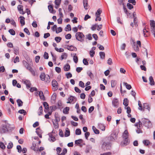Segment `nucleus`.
<instances>
[{"mask_svg":"<svg viewBox=\"0 0 155 155\" xmlns=\"http://www.w3.org/2000/svg\"><path fill=\"white\" fill-rule=\"evenodd\" d=\"M128 132L127 130H125L122 135V141L121 142L120 145L122 147H124L128 145L130 142V140L128 138Z\"/></svg>","mask_w":155,"mask_h":155,"instance_id":"1","label":"nucleus"},{"mask_svg":"<svg viewBox=\"0 0 155 155\" xmlns=\"http://www.w3.org/2000/svg\"><path fill=\"white\" fill-rule=\"evenodd\" d=\"M75 37L77 40L81 42L84 41L85 36L82 32H77L75 34Z\"/></svg>","mask_w":155,"mask_h":155,"instance_id":"2","label":"nucleus"},{"mask_svg":"<svg viewBox=\"0 0 155 155\" xmlns=\"http://www.w3.org/2000/svg\"><path fill=\"white\" fill-rule=\"evenodd\" d=\"M141 120L143 124L145 127L148 128L151 127L152 125L151 123L148 119L145 118H143L141 119Z\"/></svg>","mask_w":155,"mask_h":155,"instance_id":"3","label":"nucleus"},{"mask_svg":"<svg viewBox=\"0 0 155 155\" xmlns=\"http://www.w3.org/2000/svg\"><path fill=\"white\" fill-rule=\"evenodd\" d=\"M102 147L104 150H110L111 148V144L109 142H104L102 145Z\"/></svg>","mask_w":155,"mask_h":155,"instance_id":"4","label":"nucleus"},{"mask_svg":"<svg viewBox=\"0 0 155 155\" xmlns=\"http://www.w3.org/2000/svg\"><path fill=\"white\" fill-rule=\"evenodd\" d=\"M8 130L6 125L4 124L2 125L1 127L0 128V133L1 134L5 133Z\"/></svg>","mask_w":155,"mask_h":155,"instance_id":"5","label":"nucleus"},{"mask_svg":"<svg viewBox=\"0 0 155 155\" xmlns=\"http://www.w3.org/2000/svg\"><path fill=\"white\" fill-rule=\"evenodd\" d=\"M52 85L53 86V90L54 91L57 90L58 88V83L55 80H52Z\"/></svg>","mask_w":155,"mask_h":155,"instance_id":"6","label":"nucleus"},{"mask_svg":"<svg viewBox=\"0 0 155 155\" xmlns=\"http://www.w3.org/2000/svg\"><path fill=\"white\" fill-rule=\"evenodd\" d=\"M113 105L115 107L117 108L118 107L119 103L117 98H114L112 101Z\"/></svg>","mask_w":155,"mask_h":155,"instance_id":"7","label":"nucleus"},{"mask_svg":"<svg viewBox=\"0 0 155 155\" xmlns=\"http://www.w3.org/2000/svg\"><path fill=\"white\" fill-rule=\"evenodd\" d=\"M23 8V6L21 5H18L17 7V8L20 13L23 15L25 13V12H24Z\"/></svg>","mask_w":155,"mask_h":155,"instance_id":"8","label":"nucleus"},{"mask_svg":"<svg viewBox=\"0 0 155 155\" xmlns=\"http://www.w3.org/2000/svg\"><path fill=\"white\" fill-rule=\"evenodd\" d=\"M23 83L25 84L26 86V87L27 89H28L30 87L31 85V84L30 81L27 80H25L24 81H23Z\"/></svg>","mask_w":155,"mask_h":155,"instance_id":"9","label":"nucleus"},{"mask_svg":"<svg viewBox=\"0 0 155 155\" xmlns=\"http://www.w3.org/2000/svg\"><path fill=\"white\" fill-rule=\"evenodd\" d=\"M110 140L111 141H114L117 138V135L114 133H112L110 134Z\"/></svg>","mask_w":155,"mask_h":155,"instance_id":"10","label":"nucleus"},{"mask_svg":"<svg viewBox=\"0 0 155 155\" xmlns=\"http://www.w3.org/2000/svg\"><path fill=\"white\" fill-rule=\"evenodd\" d=\"M67 48L68 50L71 51H76L77 50V48L73 46L72 45L69 46V45H67Z\"/></svg>","mask_w":155,"mask_h":155,"instance_id":"11","label":"nucleus"},{"mask_svg":"<svg viewBox=\"0 0 155 155\" xmlns=\"http://www.w3.org/2000/svg\"><path fill=\"white\" fill-rule=\"evenodd\" d=\"M52 132H53L49 133L48 134L50 138L49 139V140L52 142H54L56 140L55 137L52 134Z\"/></svg>","mask_w":155,"mask_h":155,"instance_id":"12","label":"nucleus"},{"mask_svg":"<svg viewBox=\"0 0 155 155\" xmlns=\"http://www.w3.org/2000/svg\"><path fill=\"white\" fill-rule=\"evenodd\" d=\"M88 0H83L84 8L85 10H87L89 6L88 4Z\"/></svg>","mask_w":155,"mask_h":155,"instance_id":"13","label":"nucleus"},{"mask_svg":"<svg viewBox=\"0 0 155 155\" xmlns=\"http://www.w3.org/2000/svg\"><path fill=\"white\" fill-rule=\"evenodd\" d=\"M19 18H20V22L21 26H23L25 25V18L22 16H20Z\"/></svg>","mask_w":155,"mask_h":155,"instance_id":"14","label":"nucleus"},{"mask_svg":"<svg viewBox=\"0 0 155 155\" xmlns=\"http://www.w3.org/2000/svg\"><path fill=\"white\" fill-rule=\"evenodd\" d=\"M68 100L71 101L72 104H74L76 101V98L74 97L71 96L68 98Z\"/></svg>","mask_w":155,"mask_h":155,"instance_id":"15","label":"nucleus"},{"mask_svg":"<svg viewBox=\"0 0 155 155\" xmlns=\"http://www.w3.org/2000/svg\"><path fill=\"white\" fill-rule=\"evenodd\" d=\"M48 8L50 12L53 14L55 13V11L54 10L52 5H49L48 6Z\"/></svg>","mask_w":155,"mask_h":155,"instance_id":"16","label":"nucleus"},{"mask_svg":"<svg viewBox=\"0 0 155 155\" xmlns=\"http://www.w3.org/2000/svg\"><path fill=\"white\" fill-rule=\"evenodd\" d=\"M149 80L150 84L152 86L154 85L155 84V82L152 76H150L149 77Z\"/></svg>","mask_w":155,"mask_h":155,"instance_id":"17","label":"nucleus"},{"mask_svg":"<svg viewBox=\"0 0 155 155\" xmlns=\"http://www.w3.org/2000/svg\"><path fill=\"white\" fill-rule=\"evenodd\" d=\"M102 12V11L100 8H99L97 10V12L95 13V15L98 18L100 16Z\"/></svg>","mask_w":155,"mask_h":155,"instance_id":"18","label":"nucleus"},{"mask_svg":"<svg viewBox=\"0 0 155 155\" xmlns=\"http://www.w3.org/2000/svg\"><path fill=\"white\" fill-rule=\"evenodd\" d=\"M31 149L36 151H38V147H36V144L34 143H32V146L31 147Z\"/></svg>","mask_w":155,"mask_h":155,"instance_id":"19","label":"nucleus"},{"mask_svg":"<svg viewBox=\"0 0 155 155\" xmlns=\"http://www.w3.org/2000/svg\"><path fill=\"white\" fill-rule=\"evenodd\" d=\"M39 95L41 99L44 101L45 100V98L42 91H40L39 92Z\"/></svg>","mask_w":155,"mask_h":155,"instance_id":"20","label":"nucleus"},{"mask_svg":"<svg viewBox=\"0 0 155 155\" xmlns=\"http://www.w3.org/2000/svg\"><path fill=\"white\" fill-rule=\"evenodd\" d=\"M27 69L28 70L31 72V73L33 76H35V72L31 66L30 67H28V68Z\"/></svg>","mask_w":155,"mask_h":155,"instance_id":"21","label":"nucleus"},{"mask_svg":"<svg viewBox=\"0 0 155 155\" xmlns=\"http://www.w3.org/2000/svg\"><path fill=\"white\" fill-rule=\"evenodd\" d=\"M46 75L45 73H42L40 76L41 80L42 81H44L45 80Z\"/></svg>","mask_w":155,"mask_h":155,"instance_id":"22","label":"nucleus"},{"mask_svg":"<svg viewBox=\"0 0 155 155\" xmlns=\"http://www.w3.org/2000/svg\"><path fill=\"white\" fill-rule=\"evenodd\" d=\"M67 54L65 53H63L61 56L60 59L62 60L64 59H66L67 57Z\"/></svg>","mask_w":155,"mask_h":155,"instance_id":"23","label":"nucleus"},{"mask_svg":"<svg viewBox=\"0 0 155 155\" xmlns=\"http://www.w3.org/2000/svg\"><path fill=\"white\" fill-rule=\"evenodd\" d=\"M23 64L24 66L27 69L28 68L31 66L27 62L23 60Z\"/></svg>","mask_w":155,"mask_h":155,"instance_id":"24","label":"nucleus"},{"mask_svg":"<svg viewBox=\"0 0 155 155\" xmlns=\"http://www.w3.org/2000/svg\"><path fill=\"white\" fill-rule=\"evenodd\" d=\"M45 82L47 83L50 82V78L48 74H46L45 77V80L44 81Z\"/></svg>","mask_w":155,"mask_h":155,"instance_id":"25","label":"nucleus"},{"mask_svg":"<svg viewBox=\"0 0 155 155\" xmlns=\"http://www.w3.org/2000/svg\"><path fill=\"white\" fill-rule=\"evenodd\" d=\"M70 65L68 64H66L64 66V70L65 71H68L70 69Z\"/></svg>","mask_w":155,"mask_h":155,"instance_id":"26","label":"nucleus"},{"mask_svg":"<svg viewBox=\"0 0 155 155\" xmlns=\"http://www.w3.org/2000/svg\"><path fill=\"white\" fill-rule=\"evenodd\" d=\"M124 85L126 86V88L128 90H130L131 88V86L130 84H128L127 83L124 82L123 83Z\"/></svg>","mask_w":155,"mask_h":155,"instance_id":"27","label":"nucleus"},{"mask_svg":"<svg viewBox=\"0 0 155 155\" xmlns=\"http://www.w3.org/2000/svg\"><path fill=\"white\" fill-rule=\"evenodd\" d=\"M70 135V131L68 130V128L66 129L64 133V136L65 137H68Z\"/></svg>","mask_w":155,"mask_h":155,"instance_id":"28","label":"nucleus"},{"mask_svg":"<svg viewBox=\"0 0 155 155\" xmlns=\"http://www.w3.org/2000/svg\"><path fill=\"white\" fill-rule=\"evenodd\" d=\"M92 128L95 134H99L100 131L99 130L97 129L94 126H92Z\"/></svg>","mask_w":155,"mask_h":155,"instance_id":"29","label":"nucleus"},{"mask_svg":"<svg viewBox=\"0 0 155 155\" xmlns=\"http://www.w3.org/2000/svg\"><path fill=\"white\" fill-rule=\"evenodd\" d=\"M69 108L68 107H66L64 108L63 110V112L65 114H67L68 113V112L69 110Z\"/></svg>","mask_w":155,"mask_h":155,"instance_id":"30","label":"nucleus"},{"mask_svg":"<svg viewBox=\"0 0 155 155\" xmlns=\"http://www.w3.org/2000/svg\"><path fill=\"white\" fill-rule=\"evenodd\" d=\"M100 58L102 59H104L105 57V54L104 52H100L99 53Z\"/></svg>","mask_w":155,"mask_h":155,"instance_id":"31","label":"nucleus"},{"mask_svg":"<svg viewBox=\"0 0 155 155\" xmlns=\"http://www.w3.org/2000/svg\"><path fill=\"white\" fill-rule=\"evenodd\" d=\"M17 102L19 107H21L23 105V102L20 99H18L17 100Z\"/></svg>","mask_w":155,"mask_h":155,"instance_id":"32","label":"nucleus"},{"mask_svg":"<svg viewBox=\"0 0 155 155\" xmlns=\"http://www.w3.org/2000/svg\"><path fill=\"white\" fill-rule=\"evenodd\" d=\"M143 107L144 109H147L149 111H150V107L149 105L147 103H145L143 104Z\"/></svg>","mask_w":155,"mask_h":155,"instance_id":"33","label":"nucleus"},{"mask_svg":"<svg viewBox=\"0 0 155 155\" xmlns=\"http://www.w3.org/2000/svg\"><path fill=\"white\" fill-rule=\"evenodd\" d=\"M128 100L127 98H126L124 99L123 101V104L125 107H127L128 105Z\"/></svg>","mask_w":155,"mask_h":155,"instance_id":"34","label":"nucleus"},{"mask_svg":"<svg viewBox=\"0 0 155 155\" xmlns=\"http://www.w3.org/2000/svg\"><path fill=\"white\" fill-rule=\"evenodd\" d=\"M74 56L73 57V59L75 63H77L78 61V57L76 55V54H74Z\"/></svg>","mask_w":155,"mask_h":155,"instance_id":"35","label":"nucleus"},{"mask_svg":"<svg viewBox=\"0 0 155 155\" xmlns=\"http://www.w3.org/2000/svg\"><path fill=\"white\" fill-rule=\"evenodd\" d=\"M143 143L146 146L149 145L150 143V142L148 140H143Z\"/></svg>","mask_w":155,"mask_h":155,"instance_id":"36","label":"nucleus"},{"mask_svg":"<svg viewBox=\"0 0 155 155\" xmlns=\"http://www.w3.org/2000/svg\"><path fill=\"white\" fill-rule=\"evenodd\" d=\"M111 87H114L116 84V81L115 80H112L111 81Z\"/></svg>","mask_w":155,"mask_h":155,"instance_id":"37","label":"nucleus"},{"mask_svg":"<svg viewBox=\"0 0 155 155\" xmlns=\"http://www.w3.org/2000/svg\"><path fill=\"white\" fill-rule=\"evenodd\" d=\"M83 142V140L81 139H79L78 140H76L75 141V144L77 145H80L81 143Z\"/></svg>","mask_w":155,"mask_h":155,"instance_id":"38","label":"nucleus"},{"mask_svg":"<svg viewBox=\"0 0 155 155\" xmlns=\"http://www.w3.org/2000/svg\"><path fill=\"white\" fill-rule=\"evenodd\" d=\"M43 111V110H42V106H41L38 110V115L39 116L41 115L42 114V112Z\"/></svg>","mask_w":155,"mask_h":155,"instance_id":"39","label":"nucleus"},{"mask_svg":"<svg viewBox=\"0 0 155 155\" xmlns=\"http://www.w3.org/2000/svg\"><path fill=\"white\" fill-rule=\"evenodd\" d=\"M71 25L69 24L67 25V26L65 28V30L66 31H71Z\"/></svg>","mask_w":155,"mask_h":155,"instance_id":"40","label":"nucleus"},{"mask_svg":"<svg viewBox=\"0 0 155 155\" xmlns=\"http://www.w3.org/2000/svg\"><path fill=\"white\" fill-rule=\"evenodd\" d=\"M75 134L77 135H80L81 134V130L79 128L75 130Z\"/></svg>","mask_w":155,"mask_h":155,"instance_id":"41","label":"nucleus"},{"mask_svg":"<svg viewBox=\"0 0 155 155\" xmlns=\"http://www.w3.org/2000/svg\"><path fill=\"white\" fill-rule=\"evenodd\" d=\"M92 147L90 146H87L86 147V149L85 151V152L86 153H88L89 152L90 150L91 149Z\"/></svg>","mask_w":155,"mask_h":155,"instance_id":"42","label":"nucleus"},{"mask_svg":"<svg viewBox=\"0 0 155 155\" xmlns=\"http://www.w3.org/2000/svg\"><path fill=\"white\" fill-rule=\"evenodd\" d=\"M8 32L11 35H14L15 34V31L13 29H10L8 30Z\"/></svg>","mask_w":155,"mask_h":155,"instance_id":"43","label":"nucleus"},{"mask_svg":"<svg viewBox=\"0 0 155 155\" xmlns=\"http://www.w3.org/2000/svg\"><path fill=\"white\" fill-rule=\"evenodd\" d=\"M55 49L56 51L59 52H63L64 51V49L62 48L58 49L57 48H55Z\"/></svg>","mask_w":155,"mask_h":155,"instance_id":"44","label":"nucleus"},{"mask_svg":"<svg viewBox=\"0 0 155 155\" xmlns=\"http://www.w3.org/2000/svg\"><path fill=\"white\" fill-rule=\"evenodd\" d=\"M86 39H88L89 40H90L92 39L91 35V34H88L86 35Z\"/></svg>","mask_w":155,"mask_h":155,"instance_id":"45","label":"nucleus"},{"mask_svg":"<svg viewBox=\"0 0 155 155\" xmlns=\"http://www.w3.org/2000/svg\"><path fill=\"white\" fill-rule=\"evenodd\" d=\"M150 25L151 28L155 27V22L154 21H150Z\"/></svg>","mask_w":155,"mask_h":155,"instance_id":"46","label":"nucleus"},{"mask_svg":"<svg viewBox=\"0 0 155 155\" xmlns=\"http://www.w3.org/2000/svg\"><path fill=\"white\" fill-rule=\"evenodd\" d=\"M57 43L59 42L61 40V38L60 37H56L54 39Z\"/></svg>","mask_w":155,"mask_h":155,"instance_id":"47","label":"nucleus"},{"mask_svg":"<svg viewBox=\"0 0 155 155\" xmlns=\"http://www.w3.org/2000/svg\"><path fill=\"white\" fill-rule=\"evenodd\" d=\"M98 126L100 129H101L102 130H104L105 129V127L104 125L101 124H98Z\"/></svg>","mask_w":155,"mask_h":155,"instance_id":"48","label":"nucleus"},{"mask_svg":"<svg viewBox=\"0 0 155 155\" xmlns=\"http://www.w3.org/2000/svg\"><path fill=\"white\" fill-rule=\"evenodd\" d=\"M18 112L21 114H23L24 115L26 114V111L23 109H21L18 110Z\"/></svg>","mask_w":155,"mask_h":155,"instance_id":"49","label":"nucleus"},{"mask_svg":"<svg viewBox=\"0 0 155 155\" xmlns=\"http://www.w3.org/2000/svg\"><path fill=\"white\" fill-rule=\"evenodd\" d=\"M43 105L45 109L48 110V104L47 102H43Z\"/></svg>","mask_w":155,"mask_h":155,"instance_id":"50","label":"nucleus"},{"mask_svg":"<svg viewBox=\"0 0 155 155\" xmlns=\"http://www.w3.org/2000/svg\"><path fill=\"white\" fill-rule=\"evenodd\" d=\"M13 147V144L12 142H11L8 143L7 146V148L8 149H10L12 148Z\"/></svg>","mask_w":155,"mask_h":155,"instance_id":"51","label":"nucleus"},{"mask_svg":"<svg viewBox=\"0 0 155 155\" xmlns=\"http://www.w3.org/2000/svg\"><path fill=\"white\" fill-rule=\"evenodd\" d=\"M79 86L83 88H84L85 87L84 83L81 81H79Z\"/></svg>","mask_w":155,"mask_h":155,"instance_id":"52","label":"nucleus"},{"mask_svg":"<svg viewBox=\"0 0 155 155\" xmlns=\"http://www.w3.org/2000/svg\"><path fill=\"white\" fill-rule=\"evenodd\" d=\"M61 0H55V4L57 5H59L61 3Z\"/></svg>","mask_w":155,"mask_h":155,"instance_id":"53","label":"nucleus"},{"mask_svg":"<svg viewBox=\"0 0 155 155\" xmlns=\"http://www.w3.org/2000/svg\"><path fill=\"white\" fill-rule=\"evenodd\" d=\"M38 91V89L36 87H33L30 88V91L31 92H33L34 91Z\"/></svg>","mask_w":155,"mask_h":155,"instance_id":"54","label":"nucleus"},{"mask_svg":"<svg viewBox=\"0 0 155 155\" xmlns=\"http://www.w3.org/2000/svg\"><path fill=\"white\" fill-rule=\"evenodd\" d=\"M62 31V28L61 27H59L57 28V29L56 30V33H58L61 32Z\"/></svg>","mask_w":155,"mask_h":155,"instance_id":"55","label":"nucleus"},{"mask_svg":"<svg viewBox=\"0 0 155 155\" xmlns=\"http://www.w3.org/2000/svg\"><path fill=\"white\" fill-rule=\"evenodd\" d=\"M14 53L15 54H17V53H19V48L18 47H17L16 48H14Z\"/></svg>","mask_w":155,"mask_h":155,"instance_id":"56","label":"nucleus"},{"mask_svg":"<svg viewBox=\"0 0 155 155\" xmlns=\"http://www.w3.org/2000/svg\"><path fill=\"white\" fill-rule=\"evenodd\" d=\"M127 8L130 10L131 9L133 8V6L130 3H127Z\"/></svg>","mask_w":155,"mask_h":155,"instance_id":"57","label":"nucleus"},{"mask_svg":"<svg viewBox=\"0 0 155 155\" xmlns=\"http://www.w3.org/2000/svg\"><path fill=\"white\" fill-rule=\"evenodd\" d=\"M88 102H89V103H91L93 101V99L91 97V95H89L88 96Z\"/></svg>","mask_w":155,"mask_h":155,"instance_id":"58","label":"nucleus"},{"mask_svg":"<svg viewBox=\"0 0 155 155\" xmlns=\"http://www.w3.org/2000/svg\"><path fill=\"white\" fill-rule=\"evenodd\" d=\"M17 149L18 150V152L19 153H21V147L20 145L17 146Z\"/></svg>","mask_w":155,"mask_h":155,"instance_id":"59","label":"nucleus"},{"mask_svg":"<svg viewBox=\"0 0 155 155\" xmlns=\"http://www.w3.org/2000/svg\"><path fill=\"white\" fill-rule=\"evenodd\" d=\"M65 37L66 39H69L71 38V35L70 34H68L65 35Z\"/></svg>","mask_w":155,"mask_h":155,"instance_id":"60","label":"nucleus"},{"mask_svg":"<svg viewBox=\"0 0 155 155\" xmlns=\"http://www.w3.org/2000/svg\"><path fill=\"white\" fill-rule=\"evenodd\" d=\"M0 147L3 149H5V148L4 144L2 142H0Z\"/></svg>","mask_w":155,"mask_h":155,"instance_id":"61","label":"nucleus"},{"mask_svg":"<svg viewBox=\"0 0 155 155\" xmlns=\"http://www.w3.org/2000/svg\"><path fill=\"white\" fill-rule=\"evenodd\" d=\"M55 70L58 73H60L61 72V69L59 67H56L55 68Z\"/></svg>","mask_w":155,"mask_h":155,"instance_id":"62","label":"nucleus"},{"mask_svg":"<svg viewBox=\"0 0 155 155\" xmlns=\"http://www.w3.org/2000/svg\"><path fill=\"white\" fill-rule=\"evenodd\" d=\"M24 31L27 34H28V35H30V33L28 30V29L27 28H25L24 29Z\"/></svg>","mask_w":155,"mask_h":155,"instance_id":"63","label":"nucleus"},{"mask_svg":"<svg viewBox=\"0 0 155 155\" xmlns=\"http://www.w3.org/2000/svg\"><path fill=\"white\" fill-rule=\"evenodd\" d=\"M97 25L96 24L93 25L91 27V29L93 31H94L96 29V28L97 27Z\"/></svg>","mask_w":155,"mask_h":155,"instance_id":"64","label":"nucleus"}]
</instances>
